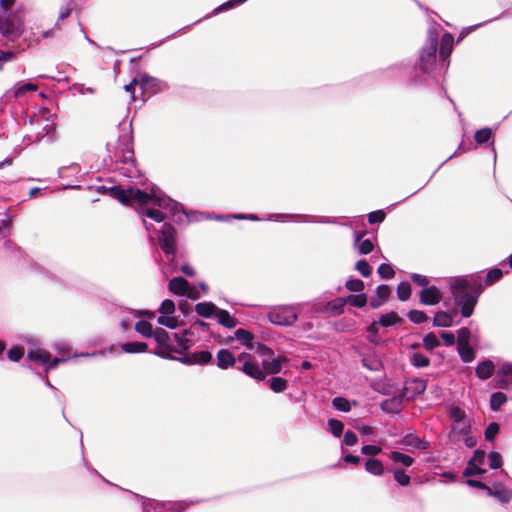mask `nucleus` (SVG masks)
I'll use <instances>...</instances> for the list:
<instances>
[{
    "instance_id": "36",
    "label": "nucleus",
    "mask_w": 512,
    "mask_h": 512,
    "mask_svg": "<svg viewBox=\"0 0 512 512\" xmlns=\"http://www.w3.org/2000/svg\"><path fill=\"white\" fill-rule=\"evenodd\" d=\"M346 304V298L338 297L329 302L328 307L335 315H340L344 312V307Z\"/></svg>"
},
{
    "instance_id": "19",
    "label": "nucleus",
    "mask_w": 512,
    "mask_h": 512,
    "mask_svg": "<svg viewBox=\"0 0 512 512\" xmlns=\"http://www.w3.org/2000/svg\"><path fill=\"white\" fill-rule=\"evenodd\" d=\"M402 444L404 446L420 450H426L428 448V443L421 440L416 434L413 433L405 435L402 439Z\"/></svg>"
},
{
    "instance_id": "17",
    "label": "nucleus",
    "mask_w": 512,
    "mask_h": 512,
    "mask_svg": "<svg viewBox=\"0 0 512 512\" xmlns=\"http://www.w3.org/2000/svg\"><path fill=\"white\" fill-rule=\"evenodd\" d=\"M454 38L450 33L443 34L440 41L439 57L441 60H446L453 49Z\"/></svg>"
},
{
    "instance_id": "9",
    "label": "nucleus",
    "mask_w": 512,
    "mask_h": 512,
    "mask_svg": "<svg viewBox=\"0 0 512 512\" xmlns=\"http://www.w3.org/2000/svg\"><path fill=\"white\" fill-rule=\"evenodd\" d=\"M420 303L427 306L437 305L442 300V293L436 286L423 288L419 294Z\"/></svg>"
},
{
    "instance_id": "41",
    "label": "nucleus",
    "mask_w": 512,
    "mask_h": 512,
    "mask_svg": "<svg viewBox=\"0 0 512 512\" xmlns=\"http://www.w3.org/2000/svg\"><path fill=\"white\" fill-rule=\"evenodd\" d=\"M503 276V271L499 268L489 270L485 277V285L491 286L498 282Z\"/></svg>"
},
{
    "instance_id": "52",
    "label": "nucleus",
    "mask_w": 512,
    "mask_h": 512,
    "mask_svg": "<svg viewBox=\"0 0 512 512\" xmlns=\"http://www.w3.org/2000/svg\"><path fill=\"white\" fill-rule=\"evenodd\" d=\"M333 406L342 412H349L351 410L350 402L344 397H335L332 400Z\"/></svg>"
},
{
    "instance_id": "8",
    "label": "nucleus",
    "mask_w": 512,
    "mask_h": 512,
    "mask_svg": "<svg viewBox=\"0 0 512 512\" xmlns=\"http://www.w3.org/2000/svg\"><path fill=\"white\" fill-rule=\"evenodd\" d=\"M28 359L33 361V362H39L41 364H45L48 366L49 369H53V368H56L57 365L60 363V362H64L65 360L64 359H60V358H53L51 359V354L46 352V351H42V350H30L28 352V355H27Z\"/></svg>"
},
{
    "instance_id": "40",
    "label": "nucleus",
    "mask_w": 512,
    "mask_h": 512,
    "mask_svg": "<svg viewBox=\"0 0 512 512\" xmlns=\"http://www.w3.org/2000/svg\"><path fill=\"white\" fill-rule=\"evenodd\" d=\"M411 285L408 282H401L397 286V296L400 301H407L411 296Z\"/></svg>"
},
{
    "instance_id": "3",
    "label": "nucleus",
    "mask_w": 512,
    "mask_h": 512,
    "mask_svg": "<svg viewBox=\"0 0 512 512\" xmlns=\"http://www.w3.org/2000/svg\"><path fill=\"white\" fill-rule=\"evenodd\" d=\"M437 49H438V33L436 30H430L428 32L427 40L422 48L419 69L423 73H430L434 70L437 60Z\"/></svg>"
},
{
    "instance_id": "23",
    "label": "nucleus",
    "mask_w": 512,
    "mask_h": 512,
    "mask_svg": "<svg viewBox=\"0 0 512 512\" xmlns=\"http://www.w3.org/2000/svg\"><path fill=\"white\" fill-rule=\"evenodd\" d=\"M453 324V317L451 314L438 311L435 313L433 318V325L436 327H450Z\"/></svg>"
},
{
    "instance_id": "35",
    "label": "nucleus",
    "mask_w": 512,
    "mask_h": 512,
    "mask_svg": "<svg viewBox=\"0 0 512 512\" xmlns=\"http://www.w3.org/2000/svg\"><path fill=\"white\" fill-rule=\"evenodd\" d=\"M492 135H493V132H492L491 128L485 127V128L479 129L475 132L474 139L477 144H484L491 139Z\"/></svg>"
},
{
    "instance_id": "38",
    "label": "nucleus",
    "mask_w": 512,
    "mask_h": 512,
    "mask_svg": "<svg viewBox=\"0 0 512 512\" xmlns=\"http://www.w3.org/2000/svg\"><path fill=\"white\" fill-rule=\"evenodd\" d=\"M440 344V341L433 332L428 333L423 338V347L428 351H432L434 348L439 347Z\"/></svg>"
},
{
    "instance_id": "25",
    "label": "nucleus",
    "mask_w": 512,
    "mask_h": 512,
    "mask_svg": "<svg viewBox=\"0 0 512 512\" xmlns=\"http://www.w3.org/2000/svg\"><path fill=\"white\" fill-rule=\"evenodd\" d=\"M269 388L275 393H282L288 387V381L282 377L274 376L267 380Z\"/></svg>"
},
{
    "instance_id": "43",
    "label": "nucleus",
    "mask_w": 512,
    "mask_h": 512,
    "mask_svg": "<svg viewBox=\"0 0 512 512\" xmlns=\"http://www.w3.org/2000/svg\"><path fill=\"white\" fill-rule=\"evenodd\" d=\"M172 352L180 353V350H177L168 344V347L158 346L154 353L161 358L173 360L174 356L171 354Z\"/></svg>"
},
{
    "instance_id": "4",
    "label": "nucleus",
    "mask_w": 512,
    "mask_h": 512,
    "mask_svg": "<svg viewBox=\"0 0 512 512\" xmlns=\"http://www.w3.org/2000/svg\"><path fill=\"white\" fill-rule=\"evenodd\" d=\"M24 31V22L17 13L4 12L0 15V33L9 41L17 40Z\"/></svg>"
},
{
    "instance_id": "54",
    "label": "nucleus",
    "mask_w": 512,
    "mask_h": 512,
    "mask_svg": "<svg viewBox=\"0 0 512 512\" xmlns=\"http://www.w3.org/2000/svg\"><path fill=\"white\" fill-rule=\"evenodd\" d=\"M345 287L351 292H361L364 290V282L360 279H350L346 281Z\"/></svg>"
},
{
    "instance_id": "45",
    "label": "nucleus",
    "mask_w": 512,
    "mask_h": 512,
    "mask_svg": "<svg viewBox=\"0 0 512 512\" xmlns=\"http://www.w3.org/2000/svg\"><path fill=\"white\" fill-rule=\"evenodd\" d=\"M378 325L379 324L376 321H374L367 327V332L369 333L368 341L375 345H379L381 343V340L378 337Z\"/></svg>"
},
{
    "instance_id": "59",
    "label": "nucleus",
    "mask_w": 512,
    "mask_h": 512,
    "mask_svg": "<svg viewBox=\"0 0 512 512\" xmlns=\"http://www.w3.org/2000/svg\"><path fill=\"white\" fill-rule=\"evenodd\" d=\"M24 356V348L22 346L12 347L8 351V358L12 362H18Z\"/></svg>"
},
{
    "instance_id": "31",
    "label": "nucleus",
    "mask_w": 512,
    "mask_h": 512,
    "mask_svg": "<svg viewBox=\"0 0 512 512\" xmlns=\"http://www.w3.org/2000/svg\"><path fill=\"white\" fill-rule=\"evenodd\" d=\"M390 459L396 463H401L405 467H410L414 463V459L411 456L398 451H392Z\"/></svg>"
},
{
    "instance_id": "10",
    "label": "nucleus",
    "mask_w": 512,
    "mask_h": 512,
    "mask_svg": "<svg viewBox=\"0 0 512 512\" xmlns=\"http://www.w3.org/2000/svg\"><path fill=\"white\" fill-rule=\"evenodd\" d=\"M236 368L257 381H264L266 379V373L256 362L245 361L242 366H237Z\"/></svg>"
},
{
    "instance_id": "12",
    "label": "nucleus",
    "mask_w": 512,
    "mask_h": 512,
    "mask_svg": "<svg viewBox=\"0 0 512 512\" xmlns=\"http://www.w3.org/2000/svg\"><path fill=\"white\" fill-rule=\"evenodd\" d=\"M287 361L285 356H279L272 360L264 359L262 361V369L267 375H276L281 372L282 365Z\"/></svg>"
},
{
    "instance_id": "7",
    "label": "nucleus",
    "mask_w": 512,
    "mask_h": 512,
    "mask_svg": "<svg viewBox=\"0 0 512 512\" xmlns=\"http://www.w3.org/2000/svg\"><path fill=\"white\" fill-rule=\"evenodd\" d=\"M268 319L271 323L281 326H291L297 321V315L286 308L275 309L268 313Z\"/></svg>"
},
{
    "instance_id": "58",
    "label": "nucleus",
    "mask_w": 512,
    "mask_h": 512,
    "mask_svg": "<svg viewBox=\"0 0 512 512\" xmlns=\"http://www.w3.org/2000/svg\"><path fill=\"white\" fill-rule=\"evenodd\" d=\"M386 218L384 210H376L368 214L369 224L382 223Z\"/></svg>"
},
{
    "instance_id": "61",
    "label": "nucleus",
    "mask_w": 512,
    "mask_h": 512,
    "mask_svg": "<svg viewBox=\"0 0 512 512\" xmlns=\"http://www.w3.org/2000/svg\"><path fill=\"white\" fill-rule=\"evenodd\" d=\"M36 90H37V86L35 84L26 83V84L19 86L15 90L14 95H15V97L19 98V97H22L23 95H25L27 92L36 91Z\"/></svg>"
},
{
    "instance_id": "60",
    "label": "nucleus",
    "mask_w": 512,
    "mask_h": 512,
    "mask_svg": "<svg viewBox=\"0 0 512 512\" xmlns=\"http://www.w3.org/2000/svg\"><path fill=\"white\" fill-rule=\"evenodd\" d=\"M159 312L163 315H171L175 312V304L172 300L166 299L162 302Z\"/></svg>"
},
{
    "instance_id": "20",
    "label": "nucleus",
    "mask_w": 512,
    "mask_h": 512,
    "mask_svg": "<svg viewBox=\"0 0 512 512\" xmlns=\"http://www.w3.org/2000/svg\"><path fill=\"white\" fill-rule=\"evenodd\" d=\"M196 313L204 318H209L212 315H216L218 308L212 302H200L195 306Z\"/></svg>"
},
{
    "instance_id": "63",
    "label": "nucleus",
    "mask_w": 512,
    "mask_h": 512,
    "mask_svg": "<svg viewBox=\"0 0 512 512\" xmlns=\"http://www.w3.org/2000/svg\"><path fill=\"white\" fill-rule=\"evenodd\" d=\"M491 469H498L502 466V457L498 452H491L488 456Z\"/></svg>"
},
{
    "instance_id": "22",
    "label": "nucleus",
    "mask_w": 512,
    "mask_h": 512,
    "mask_svg": "<svg viewBox=\"0 0 512 512\" xmlns=\"http://www.w3.org/2000/svg\"><path fill=\"white\" fill-rule=\"evenodd\" d=\"M216 316L219 324L228 329H232L238 324L237 319L232 317L227 310L218 309Z\"/></svg>"
},
{
    "instance_id": "14",
    "label": "nucleus",
    "mask_w": 512,
    "mask_h": 512,
    "mask_svg": "<svg viewBox=\"0 0 512 512\" xmlns=\"http://www.w3.org/2000/svg\"><path fill=\"white\" fill-rule=\"evenodd\" d=\"M487 494L502 503H508L512 498V493L500 483H495L492 487H488Z\"/></svg>"
},
{
    "instance_id": "42",
    "label": "nucleus",
    "mask_w": 512,
    "mask_h": 512,
    "mask_svg": "<svg viewBox=\"0 0 512 512\" xmlns=\"http://www.w3.org/2000/svg\"><path fill=\"white\" fill-rule=\"evenodd\" d=\"M347 303L354 307L362 308L367 304V295L360 293L358 295H350L346 298Z\"/></svg>"
},
{
    "instance_id": "6",
    "label": "nucleus",
    "mask_w": 512,
    "mask_h": 512,
    "mask_svg": "<svg viewBox=\"0 0 512 512\" xmlns=\"http://www.w3.org/2000/svg\"><path fill=\"white\" fill-rule=\"evenodd\" d=\"M449 417L454 423L461 425L459 428L453 427L452 434H457L459 436L468 434L471 425L463 409L458 406L451 407L449 410Z\"/></svg>"
},
{
    "instance_id": "2",
    "label": "nucleus",
    "mask_w": 512,
    "mask_h": 512,
    "mask_svg": "<svg viewBox=\"0 0 512 512\" xmlns=\"http://www.w3.org/2000/svg\"><path fill=\"white\" fill-rule=\"evenodd\" d=\"M108 195L119 201L121 204L135 209L137 206L143 208V206L147 205L151 201L158 206L161 205L160 198L155 194H149L133 186H128L126 189L121 185L112 186L108 188Z\"/></svg>"
},
{
    "instance_id": "5",
    "label": "nucleus",
    "mask_w": 512,
    "mask_h": 512,
    "mask_svg": "<svg viewBox=\"0 0 512 512\" xmlns=\"http://www.w3.org/2000/svg\"><path fill=\"white\" fill-rule=\"evenodd\" d=\"M176 234L175 227L170 223H164L159 230L158 242L166 255H174L176 253Z\"/></svg>"
},
{
    "instance_id": "27",
    "label": "nucleus",
    "mask_w": 512,
    "mask_h": 512,
    "mask_svg": "<svg viewBox=\"0 0 512 512\" xmlns=\"http://www.w3.org/2000/svg\"><path fill=\"white\" fill-rule=\"evenodd\" d=\"M457 352L464 363H470L475 359V352L470 344L457 345Z\"/></svg>"
},
{
    "instance_id": "32",
    "label": "nucleus",
    "mask_w": 512,
    "mask_h": 512,
    "mask_svg": "<svg viewBox=\"0 0 512 512\" xmlns=\"http://www.w3.org/2000/svg\"><path fill=\"white\" fill-rule=\"evenodd\" d=\"M507 402V396L502 392H495L490 397V408L492 411H498L500 407Z\"/></svg>"
},
{
    "instance_id": "26",
    "label": "nucleus",
    "mask_w": 512,
    "mask_h": 512,
    "mask_svg": "<svg viewBox=\"0 0 512 512\" xmlns=\"http://www.w3.org/2000/svg\"><path fill=\"white\" fill-rule=\"evenodd\" d=\"M365 470L375 476H380L384 473L383 463L375 458H370L365 462Z\"/></svg>"
},
{
    "instance_id": "11",
    "label": "nucleus",
    "mask_w": 512,
    "mask_h": 512,
    "mask_svg": "<svg viewBox=\"0 0 512 512\" xmlns=\"http://www.w3.org/2000/svg\"><path fill=\"white\" fill-rule=\"evenodd\" d=\"M427 387V383L425 380L420 378H415L407 383L403 390V396L407 398H414L417 395L422 394Z\"/></svg>"
},
{
    "instance_id": "47",
    "label": "nucleus",
    "mask_w": 512,
    "mask_h": 512,
    "mask_svg": "<svg viewBox=\"0 0 512 512\" xmlns=\"http://www.w3.org/2000/svg\"><path fill=\"white\" fill-rule=\"evenodd\" d=\"M328 426H329L330 432L335 437H340L342 435L343 429H344V425H343V423L340 420L335 419V418H331V419L328 420Z\"/></svg>"
},
{
    "instance_id": "39",
    "label": "nucleus",
    "mask_w": 512,
    "mask_h": 512,
    "mask_svg": "<svg viewBox=\"0 0 512 512\" xmlns=\"http://www.w3.org/2000/svg\"><path fill=\"white\" fill-rule=\"evenodd\" d=\"M394 480L403 487H406L410 484L411 478L406 472L402 469H394L392 471Z\"/></svg>"
},
{
    "instance_id": "24",
    "label": "nucleus",
    "mask_w": 512,
    "mask_h": 512,
    "mask_svg": "<svg viewBox=\"0 0 512 512\" xmlns=\"http://www.w3.org/2000/svg\"><path fill=\"white\" fill-rule=\"evenodd\" d=\"M235 338L239 340L243 345H245L248 349H254V335L250 331L239 328L235 331Z\"/></svg>"
},
{
    "instance_id": "49",
    "label": "nucleus",
    "mask_w": 512,
    "mask_h": 512,
    "mask_svg": "<svg viewBox=\"0 0 512 512\" xmlns=\"http://www.w3.org/2000/svg\"><path fill=\"white\" fill-rule=\"evenodd\" d=\"M362 365L370 371H378L382 367L381 361L375 357H364L362 359Z\"/></svg>"
},
{
    "instance_id": "34",
    "label": "nucleus",
    "mask_w": 512,
    "mask_h": 512,
    "mask_svg": "<svg viewBox=\"0 0 512 512\" xmlns=\"http://www.w3.org/2000/svg\"><path fill=\"white\" fill-rule=\"evenodd\" d=\"M411 364L417 368L428 367L430 359L422 353L416 352L411 355Z\"/></svg>"
},
{
    "instance_id": "29",
    "label": "nucleus",
    "mask_w": 512,
    "mask_h": 512,
    "mask_svg": "<svg viewBox=\"0 0 512 512\" xmlns=\"http://www.w3.org/2000/svg\"><path fill=\"white\" fill-rule=\"evenodd\" d=\"M191 358L193 361V365H205L212 361V354L209 351L202 350L191 353Z\"/></svg>"
},
{
    "instance_id": "18",
    "label": "nucleus",
    "mask_w": 512,
    "mask_h": 512,
    "mask_svg": "<svg viewBox=\"0 0 512 512\" xmlns=\"http://www.w3.org/2000/svg\"><path fill=\"white\" fill-rule=\"evenodd\" d=\"M494 363L491 360H484L476 367V375L481 380L490 378L494 373Z\"/></svg>"
},
{
    "instance_id": "53",
    "label": "nucleus",
    "mask_w": 512,
    "mask_h": 512,
    "mask_svg": "<svg viewBox=\"0 0 512 512\" xmlns=\"http://www.w3.org/2000/svg\"><path fill=\"white\" fill-rule=\"evenodd\" d=\"M355 268L363 277H368L372 273V267L365 259L357 261Z\"/></svg>"
},
{
    "instance_id": "51",
    "label": "nucleus",
    "mask_w": 512,
    "mask_h": 512,
    "mask_svg": "<svg viewBox=\"0 0 512 512\" xmlns=\"http://www.w3.org/2000/svg\"><path fill=\"white\" fill-rule=\"evenodd\" d=\"M499 430H500V427H499L498 423H496V422L490 423L484 432L486 441L493 442L496 435L499 433Z\"/></svg>"
},
{
    "instance_id": "46",
    "label": "nucleus",
    "mask_w": 512,
    "mask_h": 512,
    "mask_svg": "<svg viewBox=\"0 0 512 512\" xmlns=\"http://www.w3.org/2000/svg\"><path fill=\"white\" fill-rule=\"evenodd\" d=\"M377 273L383 279H392L395 276V271L390 264L382 263L377 269Z\"/></svg>"
},
{
    "instance_id": "16",
    "label": "nucleus",
    "mask_w": 512,
    "mask_h": 512,
    "mask_svg": "<svg viewBox=\"0 0 512 512\" xmlns=\"http://www.w3.org/2000/svg\"><path fill=\"white\" fill-rule=\"evenodd\" d=\"M169 290L179 296H184L189 288V282L183 277H174L169 281Z\"/></svg>"
},
{
    "instance_id": "30",
    "label": "nucleus",
    "mask_w": 512,
    "mask_h": 512,
    "mask_svg": "<svg viewBox=\"0 0 512 512\" xmlns=\"http://www.w3.org/2000/svg\"><path fill=\"white\" fill-rule=\"evenodd\" d=\"M135 330L136 332H138L139 334L146 338L152 337L155 331L153 330L152 324L145 320H140L136 322Z\"/></svg>"
},
{
    "instance_id": "57",
    "label": "nucleus",
    "mask_w": 512,
    "mask_h": 512,
    "mask_svg": "<svg viewBox=\"0 0 512 512\" xmlns=\"http://www.w3.org/2000/svg\"><path fill=\"white\" fill-rule=\"evenodd\" d=\"M471 332L467 327H462L457 331V345L469 344Z\"/></svg>"
},
{
    "instance_id": "55",
    "label": "nucleus",
    "mask_w": 512,
    "mask_h": 512,
    "mask_svg": "<svg viewBox=\"0 0 512 512\" xmlns=\"http://www.w3.org/2000/svg\"><path fill=\"white\" fill-rule=\"evenodd\" d=\"M390 294H391V289L388 285L382 284L376 288L375 296H377L380 299V302L385 303L389 299Z\"/></svg>"
},
{
    "instance_id": "56",
    "label": "nucleus",
    "mask_w": 512,
    "mask_h": 512,
    "mask_svg": "<svg viewBox=\"0 0 512 512\" xmlns=\"http://www.w3.org/2000/svg\"><path fill=\"white\" fill-rule=\"evenodd\" d=\"M157 322L167 328L174 329L178 326V321L175 317L170 315H162L158 318Z\"/></svg>"
},
{
    "instance_id": "1",
    "label": "nucleus",
    "mask_w": 512,
    "mask_h": 512,
    "mask_svg": "<svg viewBox=\"0 0 512 512\" xmlns=\"http://www.w3.org/2000/svg\"><path fill=\"white\" fill-rule=\"evenodd\" d=\"M482 291L483 284L478 275L457 278L454 281L451 292L455 305L461 309L462 317L468 318L473 314Z\"/></svg>"
},
{
    "instance_id": "21",
    "label": "nucleus",
    "mask_w": 512,
    "mask_h": 512,
    "mask_svg": "<svg viewBox=\"0 0 512 512\" xmlns=\"http://www.w3.org/2000/svg\"><path fill=\"white\" fill-rule=\"evenodd\" d=\"M403 321L404 319L402 317H400L396 312L391 311L389 313L381 315L379 317V320L376 322L383 327H390L396 324H400Z\"/></svg>"
},
{
    "instance_id": "50",
    "label": "nucleus",
    "mask_w": 512,
    "mask_h": 512,
    "mask_svg": "<svg viewBox=\"0 0 512 512\" xmlns=\"http://www.w3.org/2000/svg\"><path fill=\"white\" fill-rule=\"evenodd\" d=\"M141 213L143 215L153 219L154 221H156L158 223L163 222L165 220V214L162 211L157 210V209H152V208L142 209Z\"/></svg>"
},
{
    "instance_id": "44",
    "label": "nucleus",
    "mask_w": 512,
    "mask_h": 512,
    "mask_svg": "<svg viewBox=\"0 0 512 512\" xmlns=\"http://www.w3.org/2000/svg\"><path fill=\"white\" fill-rule=\"evenodd\" d=\"M407 317L409 318V320L415 324H421V323H424L428 320V316L425 314V312L421 311V310H410L408 313H407Z\"/></svg>"
},
{
    "instance_id": "13",
    "label": "nucleus",
    "mask_w": 512,
    "mask_h": 512,
    "mask_svg": "<svg viewBox=\"0 0 512 512\" xmlns=\"http://www.w3.org/2000/svg\"><path fill=\"white\" fill-rule=\"evenodd\" d=\"M404 397L405 396H403V393H402L399 396H395V397L386 399L381 403L380 407L384 412L398 414L402 411V408H403L402 403H403Z\"/></svg>"
},
{
    "instance_id": "48",
    "label": "nucleus",
    "mask_w": 512,
    "mask_h": 512,
    "mask_svg": "<svg viewBox=\"0 0 512 512\" xmlns=\"http://www.w3.org/2000/svg\"><path fill=\"white\" fill-rule=\"evenodd\" d=\"M150 80L151 79L144 75L141 76L139 80L133 79L129 84L125 85L124 88L127 92L133 94L135 91V85L139 84L142 89H145Z\"/></svg>"
},
{
    "instance_id": "62",
    "label": "nucleus",
    "mask_w": 512,
    "mask_h": 512,
    "mask_svg": "<svg viewBox=\"0 0 512 512\" xmlns=\"http://www.w3.org/2000/svg\"><path fill=\"white\" fill-rule=\"evenodd\" d=\"M357 246L359 253L363 255H367L374 250V244L369 239L362 240Z\"/></svg>"
},
{
    "instance_id": "64",
    "label": "nucleus",
    "mask_w": 512,
    "mask_h": 512,
    "mask_svg": "<svg viewBox=\"0 0 512 512\" xmlns=\"http://www.w3.org/2000/svg\"><path fill=\"white\" fill-rule=\"evenodd\" d=\"M411 281L414 283V284H417L419 286H422L423 288H427L429 287V284H430V280L427 276L425 275H421V274H417V273H413L411 275Z\"/></svg>"
},
{
    "instance_id": "28",
    "label": "nucleus",
    "mask_w": 512,
    "mask_h": 512,
    "mask_svg": "<svg viewBox=\"0 0 512 512\" xmlns=\"http://www.w3.org/2000/svg\"><path fill=\"white\" fill-rule=\"evenodd\" d=\"M121 348L126 353H143L147 351L148 345L145 342H126Z\"/></svg>"
},
{
    "instance_id": "15",
    "label": "nucleus",
    "mask_w": 512,
    "mask_h": 512,
    "mask_svg": "<svg viewBox=\"0 0 512 512\" xmlns=\"http://www.w3.org/2000/svg\"><path fill=\"white\" fill-rule=\"evenodd\" d=\"M236 363L234 354L228 349H221L217 353V366L222 370L233 367Z\"/></svg>"
},
{
    "instance_id": "37",
    "label": "nucleus",
    "mask_w": 512,
    "mask_h": 512,
    "mask_svg": "<svg viewBox=\"0 0 512 512\" xmlns=\"http://www.w3.org/2000/svg\"><path fill=\"white\" fill-rule=\"evenodd\" d=\"M485 472L486 470L481 468L479 464L468 461L467 466L463 471V477L469 478L475 475H481Z\"/></svg>"
},
{
    "instance_id": "33",
    "label": "nucleus",
    "mask_w": 512,
    "mask_h": 512,
    "mask_svg": "<svg viewBox=\"0 0 512 512\" xmlns=\"http://www.w3.org/2000/svg\"><path fill=\"white\" fill-rule=\"evenodd\" d=\"M152 337H154L158 346L168 347L170 336L165 329L156 328Z\"/></svg>"
}]
</instances>
